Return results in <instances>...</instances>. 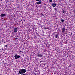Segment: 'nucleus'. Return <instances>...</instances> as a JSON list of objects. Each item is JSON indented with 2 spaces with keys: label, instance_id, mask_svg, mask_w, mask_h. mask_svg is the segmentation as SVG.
<instances>
[{
  "label": "nucleus",
  "instance_id": "1a4fd4ad",
  "mask_svg": "<svg viewBox=\"0 0 75 75\" xmlns=\"http://www.w3.org/2000/svg\"><path fill=\"white\" fill-rule=\"evenodd\" d=\"M61 21L62 22V23H63L64 22V20L63 19H61Z\"/></svg>",
  "mask_w": 75,
  "mask_h": 75
},
{
  "label": "nucleus",
  "instance_id": "2eb2a0df",
  "mask_svg": "<svg viewBox=\"0 0 75 75\" xmlns=\"http://www.w3.org/2000/svg\"><path fill=\"white\" fill-rule=\"evenodd\" d=\"M21 75H26V74H22Z\"/></svg>",
  "mask_w": 75,
  "mask_h": 75
},
{
  "label": "nucleus",
  "instance_id": "4468645a",
  "mask_svg": "<svg viewBox=\"0 0 75 75\" xmlns=\"http://www.w3.org/2000/svg\"><path fill=\"white\" fill-rule=\"evenodd\" d=\"M36 1H40V0H36Z\"/></svg>",
  "mask_w": 75,
  "mask_h": 75
},
{
  "label": "nucleus",
  "instance_id": "a211bd4d",
  "mask_svg": "<svg viewBox=\"0 0 75 75\" xmlns=\"http://www.w3.org/2000/svg\"><path fill=\"white\" fill-rule=\"evenodd\" d=\"M20 52H22V51L21 50V51H20Z\"/></svg>",
  "mask_w": 75,
  "mask_h": 75
},
{
  "label": "nucleus",
  "instance_id": "f8f14e48",
  "mask_svg": "<svg viewBox=\"0 0 75 75\" xmlns=\"http://www.w3.org/2000/svg\"><path fill=\"white\" fill-rule=\"evenodd\" d=\"M49 2H52V0H49Z\"/></svg>",
  "mask_w": 75,
  "mask_h": 75
},
{
  "label": "nucleus",
  "instance_id": "f03ea898",
  "mask_svg": "<svg viewBox=\"0 0 75 75\" xmlns=\"http://www.w3.org/2000/svg\"><path fill=\"white\" fill-rule=\"evenodd\" d=\"M15 59H17L20 58V55H17V54H16L14 56Z\"/></svg>",
  "mask_w": 75,
  "mask_h": 75
},
{
  "label": "nucleus",
  "instance_id": "20e7f679",
  "mask_svg": "<svg viewBox=\"0 0 75 75\" xmlns=\"http://www.w3.org/2000/svg\"><path fill=\"white\" fill-rule=\"evenodd\" d=\"M36 54L38 57H42V55L39 53H38Z\"/></svg>",
  "mask_w": 75,
  "mask_h": 75
},
{
  "label": "nucleus",
  "instance_id": "f3484780",
  "mask_svg": "<svg viewBox=\"0 0 75 75\" xmlns=\"http://www.w3.org/2000/svg\"><path fill=\"white\" fill-rule=\"evenodd\" d=\"M40 63L42 62V61H40Z\"/></svg>",
  "mask_w": 75,
  "mask_h": 75
},
{
  "label": "nucleus",
  "instance_id": "dca6fc26",
  "mask_svg": "<svg viewBox=\"0 0 75 75\" xmlns=\"http://www.w3.org/2000/svg\"><path fill=\"white\" fill-rule=\"evenodd\" d=\"M6 47H7V45H5Z\"/></svg>",
  "mask_w": 75,
  "mask_h": 75
},
{
  "label": "nucleus",
  "instance_id": "6ab92c4d",
  "mask_svg": "<svg viewBox=\"0 0 75 75\" xmlns=\"http://www.w3.org/2000/svg\"><path fill=\"white\" fill-rule=\"evenodd\" d=\"M69 67H70V66H69Z\"/></svg>",
  "mask_w": 75,
  "mask_h": 75
},
{
  "label": "nucleus",
  "instance_id": "9d476101",
  "mask_svg": "<svg viewBox=\"0 0 75 75\" xmlns=\"http://www.w3.org/2000/svg\"><path fill=\"white\" fill-rule=\"evenodd\" d=\"M58 34H57V35H55V38H57V37H58Z\"/></svg>",
  "mask_w": 75,
  "mask_h": 75
},
{
  "label": "nucleus",
  "instance_id": "39448f33",
  "mask_svg": "<svg viewBox=\"0 0 75 75\" xmlns=\"http://www.w3.org/2000/svg\"><path fill=\"white\" fill-rule=\"evenodd\" d=\"M6 16V14H2L1 15V17H5Z\"/></svg>",
  "mask_w": 75,
  "mask_h": 75
},
{
  "label": "nucleus",
  "instance_id": "423d86ee",
  "mask_svg": "<svg viewBox=\"0 0 75 75\" xmlns=\"http://www.w3.org/2000/svg\"><path fill=\"white\" fill-rule=\"evenodd\" d=\"M65 31V27H64L62 28V33H64Z\"/></svg>",
  "mask_w": 75,
  "mask_h": 75
},
{
  "label": "nucleus",
  "instance_id": "6e6552de",
  "mask_svg": "<svg viewBox=\"0 0 75 75\" xmlns=\"http://www.w3.org/2000/svg\"><path fill=\"white\" fill-rule=\"evenodd\" d=\"M52 6L53 7H55V6H56V4L55 3L53 4Z\"/></svg>",
  "mask_w": 75,
  "mask_h": 75
},
{
  "label": "nucleus",
  "instance_id": "ddd939ff",
  "mask_svg": "<svg viewBox=\"0 0 75 75\" xmlns=\"http://www.w3.org/2000/svg\"><path fill=\"white\" fill-rule=\"evenodd\" d=\"M44 29L45 30H46V29H47V28H46V27H45L44 28Z\"/></svg>",
  "mask_w": 75,
  "mask_h": 75
},
{
  "label": "nucleus",
  "instance_id": "7ed1b4c3",
  "mask_svg": "<svg viewBox=\"0 0 75 75\" xmlns=\"http://www.w3.org/2000/svg\"><path fill=\"white\" fill-rule=\"evenodd\" d=\"M13 31L15 33L17 32V28H13Z\"/></svg>",
  "mask_w": 75,
  "mask_h": 75
},
{
  "label": "nucleus",
  "instance_id": "f257e3e1",
  "mask_svg": "<svg viewBox=\"0 0 75 75\" xmlns=\"http://www.w3.org/2000/svg\"><path fill=\"white\" fill-rule=\"evenodd\" d=\"M26 72V69H20L19 71V74H24Z\"/></svg>",
  "mask_w": 75,
  "mask_h": 75
},
{
  "label": "nucleus",
  "instance_id": "9b49d317",
  "mask_svg": "<svg viewBox=\"0 0 75 75\" xmlns=\"http://www.w3.org/2000/svg\"><path fill=\"white\" fill-rule=\"evenodd\" d=\"M62 12L63 13H65V11L64 10H63Z\"/></svg>",
  "mask_w": 75,
  "mask_h": 75
},
{
  "label": "nucleus",
  "instance_id": "0eeeda50",
  "mask_svg": "<svg viewBox=\"0 0 75 75\" xmlns=\"http://www.w3.org/2000/svg\"><path fill=\"white\" fill-rule=\"evenodd\" d=\"M41 2L40 1H38L37 2V4H41Z\"/></svg>",
  "mask_w": 75,
  "mask_h": 75
}]
</instances>
